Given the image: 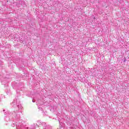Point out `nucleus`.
Returning <instances> with one entry per match:
<instances>
[{"instance_id":"f257e3e1","label":"nucleus","mask_w":129,"mask_h":129,"mask_svg":"<svg viewBox=\"0 0 129 129\" xmlns=\"http://www.w3.org/2000/svg\"><path fill=\"white\" fill-rule=\"evenodd\" d=\"M12 106L16 108V111H14L13 113H10L9 111L7 110H3L4 113L5 115H10L12 116L13 119H20L21 117L20 113H22V109L23 107L22 104L20 103V100L18 99H15L11 103Z\"/></svg>"},{"instance_id":"f03ea898","label":"nucleus","mask_w":129,"mask_h":129,"mask_svg":"<svg viewBox=\"0 0 129 129\" xmlns=\"http://www.w3.org/2000/svg\"><path fill=\"white\" fill-rule=\"evenodd\" d=\"M11 126L13 127H15V126H16L17 129H27L25 126L23 125V123H13L12 124Z\"/></svg>"},{"instance_id":"7ed1b4c3","label":"nucleus","mask_w":129,"mask_h":129,"mask_svg":"<svg viewBox=\"0 0 129 129\" xmlns=\"http://www.w3.org/2000/svg\"><path fill=\"white\" fill-rule=\"evenodd\" d=\"M39 124H42L43 128V129H51V126H49V125H47L46 123L41 122V121H37L36 123V127L38 126L39 127Z\"/></svg>"},{"instance_id":"20e7f679","label":"nucleus","mask_w":129,"mask_h":129,"mask_svg":"<svg viewBox=\"0 0 129 129\" xmlns=\"http://www.w3.org/2000/svg\"><path fill=\"white\" fill-rule=\"evenodd\" d=\"M0 79H1V83L3 85H5V87L8 86V81H7L8 80V78L3 79L2 76L0 75Z\"/></svg>"},{"instance_id":"39448f33","label":"nucleus","mask_w":129,"mask_h":129,"mask_svg":"<svg viewBox=\"0 0 129 129\" xmlns=\"http://www.w3.org/2000/svg\"><path fill=\"white\" fill-rule=\"evenodd\" d=\"M59 128H57V129H63V126H64V124L63 123H62L61 122L59 121Z\"/></svg>"},{"instance_id":"423d86ee","label":"nucleus","mask_w":129,"mask_h":129,"mask_svg":"<svg viewBox=\"0 0 129 129\" xmlns=\"http://www.w3.org/2000/svg\"><path fill=\"white\" fill-rule=\"evenodd\" d=\"M38 109L41 110V111H44V109H43V107H42V106H38Z\"/></svg>"},{"instance_id":"0eeeda50","label":"nucleus","mask_w":129,"mask_h":129,"mask_svg":"<svg viewBox=\"0 0 129 129\" xmlns=\"http://www.w3.org/2000/svg\"><path fill=\"white\" fill-rule=\"evenodd\" d=\"M5 120H6V121H9V120H10V118H9V117H6L5 118Z\"/></svg>"},{"instance_id":"6e6552de","label":"nucleus","mask_w":129,"mask_h":129,"mask_svg":"<svg viewBox=\"0 0 129 129\" xmlns=\"http://www.w3.org/2000/svg\"><path fill=\"white\" fill-rule=\"evenodd\" d=\"M33 102H35V101L34 100H32Z\"/></svg>"},{"instance_id":"1a4fd4ad","label":"nucleus","mask_w":129,"mask_h":129,"mask_svg":"<svg viewBox=\"0 0 129 129\" xmlns=\"http://www.w3.org/2000/svg\"><path fill=\"white\" fill-rule=\"evenodd\" d=\"M125 60H126V59H125V58L124 60V62H125Z\"/></svg>"}]
</instances>
